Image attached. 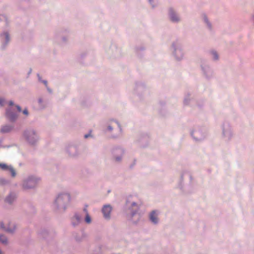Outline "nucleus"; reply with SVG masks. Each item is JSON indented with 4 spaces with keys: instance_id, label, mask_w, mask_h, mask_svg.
I'll use <instances>...</instances> for the list:
<instances>
[{
    "instance_id": "nucleus-19",
    "label": "nucleus",
    "mask_w": 254,
    "mask_h": 254,
    "mask_svg": "<svg viewBox=\"0 0 254 254\" xmlns=\"http://www.w3.org/2000/svg\"><path fill=\"white\" fill-rule=\"evenodd\" d=\"M9 106H13V102H12V101H10V102H9Z\"/></svg>"
},
{
    "instance_id": "nucleus-14",
    "label": "nucleus",
    "mask_w": 254,
    "mask_h": 254,
    "mask_svg": "<svg viewBox=\"0 0 254 254\" xmlns=\"http://www.w3.org/2000/svg\"><path fill=\"white\" fill-rule=\"evenodd\" d=\"M213 56H214V58L215 60H217L218 59V55L217 54V53L216 52H213L212 53Z\"/></svg>"
},
{
    "instance_id": "nucleus-2",
    "label": "nucleus",
    "mask_w": 254,
    "mask_h": 254,
    "mask_svg": "<svg viewBox=\"0 0 254 254\" xmlns=\"http://www.w3.org/2000/svg\"><path fill=\"white\" fill-rule=\"evenodd\" d=\"M37 183V181L34 178H30L25 181L23 184V187L26 189H30L34 187Z\"/></svg>"
},
{
    "instance_id": "nucleus-24",
    "label": "nucleus",
    "mask_w": 254,
    "mask_h": 254,
    "mask_svg": "<svg viewBox=\"0 0 254 254\" xmlns=\"http://www.w3.org/2000/svg\"><path fill=\"white\" fill-rule=\"evenodd\" d=\"M109 127L110 129H112V128L110 127Z\"/></svg>"
},
{
    "instance_id": "nucleus-1",
    "label": "nucleus",
    "mask_w": 254,
    "mask_h": 254,
    "mask_svg": "<svg viewBox=\"0 0 254 254\" xmlns=\"http://www.w3.org/2000/svg\"><path fill=\"white\" fill-rule=\"evenodd\" d=\"M70 197L67 194H64L59 195L56 200V203L59 206H64L65 203L69 202Z\"/></svg>"
},
{
    "instance_id": "nucleus-9",
    "label": "nucleus",
    "mask_w": 254,
    "mask_h": 254,
    "mask_svg": "<svg viewBox=\"0 0 254 254\" xmlns=\"http://www.w3.org/2000/svg\"><path fill=\"white\" fill-rule=\"evenodd\" d=\"M12 127L9 126H3L0 129V131L2 133L8 132L11 130Z\"/></svg>"
},
{
    "instance_id": "nucleus-21",
    "label": "nucleus",
    "mask_w": 254,
    "mask_h": 254,
    "mask_svg": "<svg viewBox=\"0 0 254 254\" xmlns=\"http://www.w3.org/2000/svg\"><path fill=\"white\" fill-rule=\"evenodd\" d=\"M5 37L7 39H8V34L7 33H5Z\"/></svg>"
},
{
    "instance_id": "nucleus-13",
    "label": "nucleus",
    "mask_w": 254,
    "mask_h": 254,
    "mask_svg": "<svg viewBox=\"0 0 254 254\" xmlns=\"http://www.w3.org/2000/svg\"><path fill=\"white\" fill-rule=\"evenodd\" d=\"M74 219H75L77 223H79L80 220V217L78 215H75L74 217Z\"/></svg>"
},
{
    "instance_id": "nucleus-11",
    "label": "nucleus",
    "mask_w": 254,
    "mask_h": 254,
    "mask_svg": "<svg viewBox=\"0 0 254 254\" xmlns=\"http://www.w3.org/2000/svg\"><path fill=\"white\" fill-rule=\"evenodd\" d=\"M14 198V197L13 196L10 195L6 198V201L8 203H11Z\"/></svg>"
},
{
    "instance_id": "nucleus-5",
    "label": "nucleus",
    "mask_w": 254,
    "mask_h": 254,
    "mask_svg": "<svg viewBox=\"0 0 254 254\" xmlns=\"http://www.w3.org/2000/svg\"><path fill=\"white\" fill-rule=\"evenodd\" d=\"M0 167L3 170H8L11 174V176L14 177L16 175V173L14 169L11 167L8 166L5 164L0 163Z\"/></svg>"
},
{
    "instance_id": "nucleus-23",
    "label": "nucleus",
    "mask_w": 254,
    "mask_h": 254,
    "mask_svg": "<svg viewBox=\"0 0 254 254\" xmlns=\"http://www.w3.org/2000/svg\"><path fill=\"white\" fill-rule=\"evenodd\" d=\"M44 83L45 84H46L47 83V81H44Z\"/></svg>"
},
{
    "instance_id": "nucleus-16",
    "label": "nucleus",
    "mask_w": 254,
    "mask_h": 254,
    "mask_svg": "<svg viewBox=\"0 0 254 254\" xmlns=\"http://www.w3.org/2000/svg\"><path fill=\"white\" fill-rule=\"evenodd\" d=\"M3 103H4V100L0 98V105L3 106Z\"/></svg>"
},
{
    "instance_id": "nucleus-18",
    "label": "nucleus",
    "mask_w": 254,
    "mask_h": 254,
    "mask_svg": "<svg viewBox=\"0 0 254 254\" xmlns=\"http://www.w3.org/2000/svg\"><path fill=\"white\" fill-rule=\"evenodd\" d=\"M27 139H28V140L29 141V142H30V143H33V141L32 140H31V139H30V137H29V136H28V137H27Z\"/></svg>"
},
{
    "instance_id": "nucleus-4",
    "label": "nucleus",
    "mask_w": 254,
    "mask_h": 254,
    "mask_svg": "<svg viewBox=\"0 0 254 254\" xmlns=\"http://www.w3.org/2000/svg\"><path fill=\"white\" fill-rule=\"evenodd\" d=\"M112 207L110 205H105L103 209H102V212L104 214V216L106 218H110V214L112 211Z\"/></svg>"
},
{
    "instance_id": "nucleus-15",
    "label": "nucleus",
    "mask_w": 254,
    "mask_h": 254,
    "mask_svg": "<svg viewBox=\"0 0 254 254\" xmlns=\"http://www.w3.org/2000/svg\"><path fill=\"white\" fill-rule=\"evenodd\" d=\"M23 113L25 115H28V110L26 109H25L23 111Z\"/></svg>"
},
{
    "instance_id": "nucleus-17",
    "label": "nucleus",
    "mask_w": 254,
    "mask_h": 254,
    "mask_svg": "<svg viewBox=\"0 0 254 254\" xmlns=\"http://www.w3.org/2000/svg\"><path fill=\"white\" fill-rule=\"evenodd\" d=\"M16 108H17V111H18V112H20L21 111V108H20V106H16Z\"/></svg>"
},
{
    "instance_id": "nucleus-3",
    "label": "nucleus",
    "mask_w": 254,
    "mask_h": 254,
    "mask_svg": "<svg viewBox=\"0 0 254 254\" xmlns=\"http://www.w3.org/2000/svg\"><path fill=\"white\" fill-rule=\"evenodd\" d=\"M6 117L10 121H14L17 119L18 115L9 109L6 112Z\"/></svg>"
},
{
    "instance_id": "nucleus-25",
    "label": "nucleus",
    "mask_w": 254,
    "mask_h": 254,
    "mask_svg": "<svg viewBox=\"0 0 254 254\" xmlns=\"http://www.w3.org/2000/svg\"><path fill=\"white\" fill-rule=\"evenodd\" d=\"M149 1H151V0H149Z\"/></svg>"
},
{
    "instance_id": "nucleus-22",
    "label": "nucleus",
    "mask_w": 254,
    "mask_h": 254,
    "mask_svg": "<svg viewBox=\"0 0 254 254\" xmlns=\"http://www.w3.org/2000/svg\"><path fill=\"white\" fill-rule=\"evenodd\" d=\"M120 159H121L120 158H117L116 159V160H117V161H119V160H120Z\"/></svg>"
},
{
    "instance_id": "nucleus-6",
    "label": "nucleus",
    "mask_w": 254,
    "mask_h": 254,
    "mask_svg": "<svg viewBox=\"0 0 254 254\" xmlns=\"http://www.w3.org/2000/svg\"><path fill=\"white\" fill-rule=\"evenodd\" d=\"M0 229L4 230L8 232L11 233L15 230V226L13 225L12 228H11L9 226L5 227L3 223L1 222H0Z\"/></svg>"
},
{
    "instance_id": "nucleus-7",
    "label": "nucleus",
    "mask_w": 254,
    "mask_h": 254,
    "mask_svg": "<svg viewBox=\"0 0 254 254\" xmlns=\"http://www.w3.org/2000/svg\"><path fill=\"white\" fill-rule=\"evenodd\" d=\"M150 219L154 223L158 222L157 214L155 211H153L150 214Z\"/></svg>"
},
{
    "instance_id": "nucleus-12",
    "label": "nucleus",
    "mask_w": 254,
    "mask_h": 254,
    "mask_svg": "<svg viewBox=\"0 0 254 254\" xmlns=\"http://www.w3.org/2000/svg\"><path fill=\"white\" fill-rule=\"evenodd\" d=\"M85 221L87 223H90L91 222V218L88 214H86Z\"/></svg>"
},
{
    "instance_id": "nucleus-8",
    "label": "nucleus",
    "mask_w": 254,
    "mask_h": 254,
    "mask_svg": "<svg viewBox=\"0 0 254 254\" xmlns=\"http://www.w3.org/2000/svg\"><path fill=\"white\" fill-rule=\"evenodd\" d=\"M170 16L171 20L172 21L175 22L179 20V18L177 17V15H176L175 13L172 9L170 10Z\"/></svg>"
},
{
    "instance_id": "nucleus-10",
    "label": "nucleus",
    "mask_w": 254,
    "mask_h": 254,
    "mask_svg": "<svg viewBox=\"0 0 254 254\" xmlns=\"http://www.w3.org/2000/svg\"><path fill=\"white\" fill-rule=\"evenodd\" d=\"M0 242H1L2 244H6L7 242V240L6 238L3 235H0Z\"/></svg>"
},
{
    "instance_id": "nucleus-20",
    "label": "nucleus",
    "mask_w": 254,
    "mask_h": 254,
    "mask_svg": "<svg viewBox=\"0 0 254 254\" xmlns=\"http://www.w3.org/2000/svg\"><path fill=\"white\" fill-rule=\"evenodd\" d=\"M90 135V134H85V135H84V137H85V138H87L88 136H89Z\"/></svg>"
}]
</instances>
